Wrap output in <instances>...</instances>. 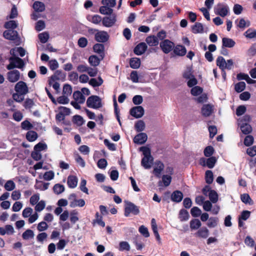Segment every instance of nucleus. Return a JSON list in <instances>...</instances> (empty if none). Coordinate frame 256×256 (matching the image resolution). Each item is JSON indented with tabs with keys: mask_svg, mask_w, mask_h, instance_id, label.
Instances as JSON below:
<instances>
[{
	"mask_svg": "<svg viewBox=\"0 0 256 256\" xmlns=\"http://www.w3.org/2000/svg\"><path fill=\"white\" fill-rule=\"evenodd\" d=\"M212 202L209 200H205L202 204L203 209L206 212L212 211V214H217L220 210V206L214 205L212 207Z\"/></svg>",
	"mask_w": 256,
	"mask_h": 256,
	"instance_id": "6e6552de",
	"label": "nucleus"
},
{
	"mask_svg": "<svg viewBox=\"0 0 256 256\" xmlns=\"http://www.w3.org/2000/svg\"><path fill=\"white\" fill-rule=\"evenodd\" d=\"M246 88V83L244 82H239L235 84L234 90L237 92H242Z\"/></svg>",
	"mask_w": 256,
	"mask_h": 256,
	"instance_id": "864d4df0",
	"label": "nucleus"
},
{
	"mask_svg": "<svg viewBox=\"0 0 256 256\" xmlns=\"http://www.w3.org/2000/svg\"><path fill=\"white\" fill-rule=\"evenodd\" d=\"M190 226L192 230H198L200 228L202 223L198 219H193L190 220Z\"/></svg>",
	"mask_w": 256,
	"mask_h": 256,
	"instance_id": "c9c22d12",
	"label": "nucleus"
},
{
	"mask_svg": "<svg viewBox=\"0 0 256 256\" xmlns=\"http://www.w3.org/2000/svg\"><path fill=\"white\" fill-rule=\"evenodd\" d=\"M146 42L150 46H156L159 44L158 38L154 36H148L146 39Z\"/></svg>",
	"mask_w": 256,
	"mask_h": 256,
	"instance_id": "a878e982",
	"label": "nucleus"
},
{
	"mask_svg": "<svg viewBox=\"0 0 256 256\" xmlns=\"http://www.w3.org/2000/svg\"><path fill=\"white\" fill-rule=\"evenodd\" d=\"M49 185V182H44L42 181L36 180L34 188L40 190H45L48 188Z\"/></svg>",
	"mask_w": 256,
	"mask_h": 256,
	"instance_id": "5701e85b",
	"label": "nucleus"
},
{
	"mask_svg": "<svg viewBox=\"0 0 256 256\" xmlns=\"http://www.w3.org/2000/svg\"><path fill=\"white\" fill-rule=\"evenodd\" d=\"M244 36L248 38H254L256 37V30L254 28H248L244 33Z\"/></svg>",
	"mask_w": 256,
	"mask_h": 256,
	"instance_id": "37998d69",
	"label": "nucleus"
},
{
	"mask_svg": "<svg viewBox=\"0 0 256 256\" xmlns=\"http://www.w3.org/2000/svg\"><path fill=\"white\" fill-rule=\"evenodd\" d=\"M78 150L83 154L88 155L90 152V148L86 145H82L79 147Z\"/></svg>",
	"mask_w": 256,
	"mask_h": 256,
	"instance_id": "774afa93",
	"label": "nucleus"
},
{
	"mask_svg": "<svg viewBox=\"0 0 256 256\" xmlns=\"http://www.w3.org/2000/svg\"><path fill=\"white\" fill-rule=\"evenodd\" d=\"M116 16L115 15H110L109 16H105L102 18V25L107 28L112 26L116 22Z\"/></svg>",
	"mask_w": 256,
	"mask_h": 256,
	"instance_id": "9b49d317",
	"label": "nucleus"
},
{
	"mask_svg": "<svg viewBox=\"0 0 256 256\" xmlns=\"http://www.w3.org/2000/svg\"><path fill=\"white\" fill-rule=\"evenodd\" d=\"M147 139L148 136L144 132H141L134 136V142L136 144H142L147 140Z\"/></svg>",
	"mask_w": 256,
	"mask_h": 256,
	"instance_id": "a211bd4d",
	"label": "nucleus"
},
{
	"mask_svg": "<svg viewBox=\"0 0 256 256\" xmlns=\"http://www.w3.org/2000/svg\"><path fill=\"white\" fill-rule=\"evenodd\" d=\"M124 216H128L130 214L137 215L140 213L139 208L134 203L125 201Z\"/></svg>",
	"mask_w": 256,
	"mask_h": 256,
	"instance_id": "20e7f679",
	"label": "nucleus"
},
{
	"mask_svg": "<svg viewBox=\"0 0 256 256\" xmlns=\"http://www.w3.org/2000/svg\"><path fill=\"white\" fill-rule=\"evenodd\" d=\"M194 236L199 239H206L210 234V231L206 226L199 228L194 234Z\"/></svg>",
	"mask_w": 256,
	"mask_h": 256,
	"instance_id": "9d476101",
	"label": "nucleus"
},
{
	"mask_svg": "<svg viewBox=\"0 0 256 256\" xmlns=\"http://www.w3.org/2000/svg\"><path fill=\"white\" fill-rule=\"evenodd\" d=\"M147 45L144 42L138 44L134 48V52L138 56L142 54L147 49Z\"/></svg>",
	"mask_w": 256,
	"mask_h": 256,
	"instance_id": "f3484780",
	"label": "nucleus"
},
{
	"mask_svg": "<svg viewBox=\"0 0 256 256\" xmlns=\"http://www.w3.org/2000/svg\"><path fill=\"white\" fill-rule=\"evenodd\" d=\"M164 168V164L160 161H156L155 162L154 169V174L158 177H160L162 172Z\"/></svg>",
	"mask_w": 256,
	"mask_h": 256,
	"instance_id": "6ab92c4d",
	"label": "nucleus"
},
{
	"mask_svg": "<svg viewBox=\"0 0 256 256\" xmlns=\"http://www.w3.org/2000/svg\"><path fill=\"white\" fill-rule=\"evenodd\" d=\"M78 179L75 176H69L68 178L67 184L69 188H75L78 184Z\"/></svg>",
	"mask_w": 256,
	"mask_h": 256,
	"instance_id": "4be33fe9",
	"label": "nucleus"
},
{
	"mask_svg": "<svg viewBox=\"0 0 256 256\" xmlns=\"http://www.w3.org/2000/svg\"><path fill=\"white\" fill-rule=\"evenodd\" d=\"M216 162V158L211 156L207 159H202L200 163L204 166H206L209 168H212L214 167Z\"/></svg>",
	"mask_w": 256,
	"mask_h": 256,
	"instance_id": "2eb2a0df",
	"label": "nucleus"
},
{
	"mask_svg": "<svg viewBox=\"0 0 256 256\" xmlns=\"http://www.w3.org/2000/svg\"><path fill=\"white\" fill-rule=\"evenodd\" d=\"M160 46L164 54H168L174 48V44L168 40H164L160 43Z\"/></svg>",
	"mask_w": 256,
	"mask_h": 256,
	"instance_id": "423d86ee",
	"label": "nucleus"
},
{
	"mask_svg": "<svg viewBox=\"0 0 256 256\" xmlns=\"http://www.w3.org/2000/svg\"><path fill=\"white\" fill-rule=\"evenodd\" d=\"M72 121L78 126H82L85 122L83 118L79 115H75L73 116Z\"/></svg>",
	"mask_w": 256,
	"mask_h": 256,
	"instance_id": "79ce46f5",
	"label": "nucleus"
},
{
	"mask_svg": "<svg viewBox=\"0 0 256 256\" xmlns=\"http://www.w3.org/2000/svg\"><path fill=\"white\" fill-rule=\"evenodd\" d=\"M104 46L101 44H96L94 45L93 48L94 52L100 54L101 60L104 58Z\"/></svg>",
	"mask_w": 256,
	"mask_h": 256,
	"instance_id": "c756f323",
	"label": "nucleus"
},
{
	"mask_svg": "<svg viewBox=\"0 0 256 256\" xmlns=\"http://www.w3.org/2000/svg\"><path fill=\"white\" fill-rule=\"evenodd\" d=\"M174 52L178 56H184L186 53V48L182 45H176L174 46Z\"/></svg>",
	"mask_w": 256,
	"mask_h": 256,
	"instance_id": "aec40b11",
	"label": "nucleus"
},
{
	"mask_svg": "<svg viewBox=\"0 0 256 256\" xmlns=\"http://www.w3.org/2000/svg\"><path fill=\"white\" fill-rule=\"evenodd\" d=\"M48 228V226L46 222L42 221L38 224L37 229L39 232H44Z\"/></svg>",
	"mask_w": 256,
	"mask_h": 256,
	"instance_id": "e2e57ef3",
	"label": "nucleus"
},
{
	"mask_svg": "<svg viewBox=\"0 0 256 256\" xmlns=\"http://www.w3.org/2000/svg\"><path fill=\"white\" fill-rule=\"evenodd\" d=\"M38 38L40 42L44 44L48 41L49 38V34L46 32H42L38 34Z\"/></svg>",
	"mask_w": 256,
	"mask_h": 256,
	"instance_id": "69168bd1",
	"label": "nucleus"
},
{
	"mask_svg": "<svg viewBox=\"0 0 256 256\" xmlns=\"http://www.w3.org/2000/svg\"><path fill=\"white\" fill-rule=\"evenodd\" d=\"M240 198L244 204H253L252 200L250 198V196L247 194H242Z\"/></svg>",
	"mask_w": 256,
	"mask_h": 256,
	"instance_id": "5fc2aeb1",
	"label": "nucleus"
},
{
	"mask_svg": "<svg viewBox=\"0 0 256 256\" xmlns=\"http://www.w3.org/2000/svg\"><path fill=\"white\" fill-rule=\"evenodd\" d=\"M140 150L142 152L144 156L142 160L141 164L146 169H149L152 167L154 158L151 156L150 148L146 146H142Z\"/></svg>",
	"mask_w": 256,
	"mask_h": 256,
	"instance_id": "f257e3e1",
	"label": "nucleus"
},
{
	"mask_svg": "<svg viewBox=\"0 0 256 256\" xmlns=\"http://www.w3.org/2000/svg\"><path fill=\"white\" fill-rule=\"evenodd\" d=\"M86 18L89 22L95 24H100L102 20V17L98 14L88 15L86 16Z\"/></svg>",
	"mask_w": 256,
	"mask_h": 256,
	"instance_id": "bb28decb",
	"label": "nucleus"
},
{
	"mask_svg": "<svg viewBox=\"0 0 256 256\" xmlns=\"http://www.w3.org/2000/svg\"><path fill=\"white\" fill-rule=\"evenodd\" d=\"M18 26V24L15 20H10L5 23L4 27L9 30L16 28Z\"/></svg>",
	"mask_w": 256,
	"mask_h": 256,
	"instance_id": "4d7b16f0",
	"label": "nucleus"
},
{
	"mask_svg": "<svg viewBox=\"0 0 256 256\" xmlns=\"http://www.w3.org/2000/svg\"><path fill=\"white\" fill-rule=\"evenodd\" d=\"M62 77V74L59 71L56 72L54 75L52 76L48 80L49 85H52L56 80H60Z\"/></svg>",
	"mask_w": 256,
	"mask_h": 256,
	"instance_id": "a19ab883",
	"label": "nucleus"
},
{
	"mask_svg": "<svg viewBox=\"0 0 256 256\" xmlns=\"http://www.w3.org/2000/svg\"><path fill=\"white\" fill-rule=\"evenodd\" d=\"M100 60L96 56H91L88 58V62L91 66H98L100 62Z\"/></svg>",
	"mask_w": 256,
	"mask_h": 256,
	"instance_id": "49530a36",
	"label": "nucleus"
},
{
	"mask_svg": "<svg viewBox=\"0 0 256 256\" xmlns=\"http://www.w3.org/2000/svg\"><path fill=\"white\" fill-rule=\"evenodd\" d=\"M103 83V80L101 77H98V79L92 78L89 81V84L94 87L99 86Z\"/></svg>",
	"mask_w": 256,
	"mask_h": 256,
	"instance_id": "58836bf2",
	"label": "nucleus"
},
{
	"mask_svg": "<svg viewBox=\"0 0 256 256\" xmlns=\"http://www.w3.org/2000/svg\"><path fill=\"white\" fill-rule=\"evenodd\" d=\"M33 8L36 12H42L45 10V5L41 2L36 1L34 2Z\"/></svg>",
	"mask_w": 256,
	"mask_h": 256,
	"instance_id": "473e14b6",
	"label": "nucleus"
},
{
	"mask_svg": "<svg viewBox=\"0 0 256 256\" xmlns=\"http://www.w3.org/2000/svg\"><path fill=\"white\" fill-rule=\"evenodd\" d=\"M214 112V106L210 104H204L201 108L202 114L205 117L210 116Z\"/></svg>",
	"mask_w": 256,
	"mask_h": 256,
	"instance_id": "4468645a",
	"label": "nucleus"
},
{
	"mask_svg": "<svg viewBox=\"0 0 256 256\" xmlns=\"http://www.w3.org/2000/svg\"><path fill=\"white\" fill-rule=\"evenodd\" d=\"M236 22H238L237 26L244 30L246 27H248L250 25V22L249 20H246L244 18H242L238 21L236 20Z\"/></svg>",
	"mask_w": 256,
	"mask_h": 256,
	"instance_id": "72a5a7b5",
	"label": "nucleus"
},
{
	"mask_svg": "<svg viewBox=\"0 0 256 256\" xmlns=\"http://www.w3.org/2000/svg\"><path fill=\"white\" fill-rule=\"evenodd\" d=\"M183 194L179 190H176L171 195L172 200L176 202H181Z\"/></svg>",
	"mask_w": 256,
	"mask_h": 256,
	"instance_id": "b1692460",
	"label": "nucleus"
},
{
	"mask_svg": "<svg viewBox=\"0 0 256 256\" xmlns=\"http://www.w3.org/2000/svg\"><path fill=\"white\" fill-rule=\"evenodd\" d=\"M100 12L104 15H111L113 12V10L112 7L108 6L102 5L99 8Z\"/></svg>",
	"mask_w": 256,
	"mask_h": 256,
	"instance_id": "cd10ccee",
	"label": "nucleus"
},
{
	"mask_svg": "<svg viewBox=\"0 0 256 256\" xmlns=\"http://www.w3.org/2000/svg\"><path fill=\"white\" fill-rule=\"evenodd\" d=\"M202 92V88L198 86H195L191 90L192 95L196 96L200 94Z\"/></svg>",
	"mask_w": 256,
	"mask_h": 256,
	"instance_id": "338daca9",
	"label": "nucleus"
},
{
	"mask_svg": "<svg viewBox=\"0 0 256 256\" xmlns=\"http://www.w3.org/2000/svg\"><path fill=\"white\" fill-rule=\"evenodd\" d=\"M208 196L210 201L212 203L215 204L218 201V196L217 192L215 190H212V191H210Z\"/></svg>",
	"mask_w": 256,
	"mask_h": 256,
	"instance_id": "8fccbe9b",
	"label": "nucleus"
},
{
	"mask_svg": "<svg viewBox=\"0 0 256 256\" xmlns=\"http://www.w3.org/2000/svg\"><path fill=\"white\" fill-rule=\"evenodd\" d=\"M8 60L10 64L6 66V68L8 70H12L16 68H22L24 66L23 60L18 56L10 57Z\"/></svg>",
	"mask_w": 256,
	"mask_h": 256,
	"instance_id": "f03ea898",
	"label": "nucleus"
},
{
	"mask_svg": "<svg viewBox=\"0 0 256 256\" xmlns=\"http://www.w3.org/2000/svg\"><path fill=\"white\" fill-rule=\"evenodd\" d=\"M74 160L77 164L81 167L84 168L86 166V162L82 157L78 154H74Z\"/></svg>",
	"mask_w": 256,
	"mask_h": 256,
	"instance_id": "3c124183",
	"label": "nucleus"
},
{
	"mask_svg": "<svg viewBox=\"0 0 256 256\" xmlns=\"http://www.w3.org/2000/svg\"><path fill=\"white\" fill-rule=\"evenodd\" d=\"M46 206V202L44 200H40L38 202L35 206L34 210L36 212H40L42 211Z\"/></svg>",
	"mask_w": 256,
	"mask_h": 256,
	"instance_id": "13d9d810",
	"label": "nucleus"
},
{
	"mask_svg": "<svg viewBox=\"0 0 256 256\" xmlns=\"http://www.w3.org/2000/svg\"><path fill=\"white\" fill-rule=\"evenodd\" d=\"M73 98L76 101L80 104H83L86 100L84 96L80 91L74 92L73 94Z\"/></svg>",
	"mask_w": 256,
	"mask_h": 256,
	"instance_id": "c85d7f7f",
	"label": "nucleus"
},
{
	"mask_svg": "<svg viewBox=\"0 0 256 256\" xmlns=\"http://www.w3.org/2000/svg\"><path fill=\"white\" fill-rule=\"evenodd\" d=\"M228 10L229 8L227 5L220 3L214 8V12L216 14L224 17L228 14Z\"/></svg>",
	"mask_w": 256,
	"mask_h": 256,
	"instance_id": "0eeeda50",
	"label": "nucleus"
},
{
	"mask_svg": "<svg viewBox=\"0 0 256 256\" xmlns=\"http://www.w3.org/2000/svg\"><path fill=\"white\" fill-rule=\"evenodd\" d=\"M64 186L59 184H56L53 187L54 192L56 194H62L64 192Z\"/></svg>",
	"mask_w": 256,
	"mask_h": 256,
	"instance_id": "de8ad7c7",
	"label": "nucleus"
},
{
	"mask_svg": "<svg viewBox=\"0 0 256 256\" xmlns=\"http://www.w3.org/2000/svg\"><path fill=\"white\" fill-rule=\"evenodd\" d=\"M216 63L217 66H218L222 71H224V70H226V61L222 56H218L216 60Z\"/></svg>",
	"mask_w": 256,
	"mask_h": 256,
	"instance_id": "2f4dec72",
	"label": "nucleus"
},
{
	"mask_svg": "<svg viewBox=\"0 0 256 256\" xmlns=\"http://www.w3.org/2000/svg\"><path fill=\"white\" fill-rule=\"evenodd\" d=\"M218 223V218L216 217H210L206 224L210 228L216 227Z\"/></svg>",
	"mask_w": 256,
	"mask_h": 256,
	"instance_id": "4c0bfd02",
	"label": "nucleus"
},
{
	"mask_svg": "<svg viewBox=\"0 0 256 256\" xmlns=\"http://www.w3.org/2000/svg\"><path fill=\"white\" fill-rule=\"evenodd\" d=\"M4 188L7 191H12L16 188V184L12 180H8L5 183Z\"/></svg>",
	"mask_w": 256,
	"mask_h": 256,
	"instance_id": "ea45409f",
	"label": "nucleus"
},
{
	"mask_svg": "<svg viewBox=\"0 0 256 256\" xmlns=\"http://www.w3.org/2000/svg\"><path fill=\"white\" fill-rule=\"evenodd\" d=\"M134 127L137 132H140L144 130L145 124L142 120H140L136 123Z\"/></svg>",
	"mask_w": 256,
	"mask_h": 256,
	"instance_id": "603ef678",
	"label": "nucleus"
},
{
	"mask_svg": "<svg viewBox=\"0 0 256 256\" xmlns=\"http://www.w3.org/2000/svg\"><path fill=\"white\" fill-rule=\"evenodd\" d=\"M144 110L142 106H136L130 110V114L132 116L138 118H142L144 114Z\"/></svg>",
	"mask_w": 256,
	"mask_h": 256,
	"instance_id": "f8f14e48",
	"label": "nucleus"
},
{
	"mask_svg": "<svg viewBox=\"0 0 256 256\" xmlns=\"http://www.w3.org/2000/svg\"><path fill=\"white\" fill-rule=\"evenodd\" d=\"M54 173L52 170L46 172L43 175L42 178L46 180H50L54 178Z\"/></svg>",
	"mask_w": 256,
	"mask_h": 256,
	"instance_id": "bf43d9fd",
	"label": "nucleus"
},
{
	"mask_svg": "<svg viewBox=\"0 0 256 256\" xmlns=\"http://www.w3.org/2000/svg\"><path fill=\"white\" fill-rule=\"evenodd\" d=\"M3 35L6 38L13 41L16 45L20 44V38L16 30H8L4 32Z\"/></svg>",
	"mask_w": 256,
	"mask_h": 256,
	"instance_id": "39448f33",
	"label": "nucleus"
},
{
	"mask_svg": "<svg viewBox=\"0 0 256 256\" xmlns=\"http://www.w3.org/2000/svg\"><path fill=\"white\" fill-rule=\"evenodd\" d=\"M178 218L182 222L187 220L189 218L188 212L185 210H181L179 212Z\"/></svg>",
	"mask_w": 256,
	"mask_h": 256,
	"instance_id": "a18cd8bd",
	"label": "nucleus"
},
{
	"mask_svg": "<svg viewBox=\"0 0 256 256\" xmlns=\"http://www.w3.org/2000/svg\"><path fill=\"white\" fill-rule=\"evenodd\" d=\"M85 204V201L83 199H76L74 201H71L70 203V206L71 208H75L76 206L82 207Z\"/></svg>",
	"mask_w": 256,
	"mask_h": 256,
	"instance_id": "f704fd0d",
	"label": "nucleus"
},
{
	"mask_svg": "<svg viewBox=\"0 0 256 256\" xmlns=\"http://www.w3.org/2000/svg\"><path fill=\"white\" fill-rule=\"evenodd\" d=\"M38 134L36 132L30 130L26 134V138L29 142H34L36 140Z\"/></svg>",
	"mask_w": 256,
	"mask_h": 256,
	"instance_id": "c03bdc74",
	"label": "nucleus"
},
{
	"mask_svg": "<svg viewBox=\"0 0 256 256\" xmlns=\"http://www.w3.org/2000/svg\"><path fill=\"white\" fill-rule=\"evenodd\" d=\"M16 92L21 94H26L28 92V88L26 82L22 81L18 82L15 86Z\"/></svg>",
	"mask_w": 256,
	"mask_h": 256,
	"instance_id": "1a4fd4ad",
	"label": "nucleus"
},
{
	"mask_svg": "<svg viewBox=\"0 0 256 256\" xmlns=\"http://www.w3.org/2000/svg\"><path fill=\"white\" fill-rule=\"evenodd\" d=\"M130 245L127 242L122 241L119 244L118 250L120 251H128L130 250Z\"/></svg>",
	"mask_w": 256,
	"mask_h": 256,
	"instance_id": "09e8293b",
	"label": "nucleus"
},
{
	"mask_svg": "<svg viewBox=\"0 0 256 256\" xmlns=\"http://www.w3.org/2000/svg\"><path fill=\"white\" fill-rule=\"evenodd\" d=\"M86 105L88 108L94 109H98L102 106L101 98L96 96H90L87 99Z\"/></svg>",
	"mask_w": 256,
	"mask_h": 256,
	"instance_id": "7ed1b4c3",
	"label": "nucleus"
},
{
	"mask_svg": "<svg viewBox=\"0 0 256 256\" xmlns=\"http://www.w3.org/2000/svg\"><path fill=\"white\" fill-rule=\"evenodd\" d=\"M109 38V36L107 32L104 31H100L95 34L96 40L100 42H106Z\"/></svg>",
	"mask_w": 256,
	"mask_h": 256,
	"instance_id": "dca6fc26",
	"label": "nucleus"
},
{
	"mask_svg": "<svg viewBox=\"0 0 256 256\" xmlns=\"http://www.w3.org/2000/svg\"><path fill=\"white\" fill-rule=\"evenodd\" d=\"M130 66L132 68H138L140 65V60L138 58H133L130 61Z\"/></svg>",
	"mask_w": 256,
	"mask_h": 256,
	"instance_id": "e433bc0d",
	"label": "nucleus"
},
{
	"mask_svg": "<svg viewBox=\"0 0 256 256\" xmlns=\"http://www.w3.org/2000/svg\"><path fill=\"white\" fill-rule=\"evenodd\" d=\"M47 148V145L45 143L39 142L36 144L34 147V150L40 152L42 150H46Z\"/></svg>",
	"mask_w": 256,
	"mask_h": 256,
	"instance_id": "052dcab7",
	"label": "nucleus"
},
{
	"mask_svg": "<svg viewBox=\"0 0 256 256\" xmlns=\"http://www.w3.org/2000/svg\"><path fill=\"white\" fill-rule=\"evenodd\" d=\"M206 181L208 184H210L213 182V174L211 170H208L206 172Z\"/></svg>",
	"mask_w": 256,
	"mask_h": 256,
	"instance_id": "680f3d73",
	"label": "nucleus"
},
{
	"mask_svg": "<svg viewBox=\"0 0 256 256\" xmlns=\"http://www.w3.org/2000/svg\"><path fill=\"white\" fill-rule=\"evenodd\" d=\"M240 128L242 132L244 134H248L250 133L252 131V128L248 123L244 122L238 123Z\"/></svg>",
	"mask_w": 256,
	"mask_h": 256,
	"instance_id": "412c9836",
	"label": "nucleus"
},
{
	"mask_svg": "<svg viewBox=\"0 0 256 256\" xmlns=\"http://www.w3.org/2000/svg\"><path fill=\"white\" fill-rule=\"evenodd\" d=\"M235 44V42L232 38H224L222 39V47L232 48H233Z\"/></svg>",
	"mask_w": 256,
	"mask_h": 256,
	"instance_id": "393cba45",
	"label": "nucleus"
},
{
	"mask_svg": "<svg viewBox=\"0 0 256 256\" xmlns=\"http://www.w3.org/2000/svg\"><path fill=\"white\" fill-rule=\"evenodd\" d=\"M20 78V72L18 70H11L7 74V78L11 82H17Z\"/></svg>",
	"mask_w": 256,
	"mask_h": 256,
	"instance_id": "ddd939ff",
	"label": "nucleus"
},
{
	"mask_svg": "<svg viewBox=\"0 0 256 256\" xmlns=\"http://www.w3.org/2000/svg\"><path fill=\"white\" fill-rule=\"evenodd\" d=\"M139 232L145 238H148L150 236V234L147 228L144 226H141L138 229Z\"/></svg>",
	"mask_w": 256,
	"mask_h": 256,
	"instance_id": "0e129e2a",
	"label": "nucleus"
},
{
	"mask_svg": "<svg viewBox=\"0 0 256 256\" xmlns=\"http://www.w3.org/2000/svg\"><path fill=\"white\" fill-rule=\"evenodd\" d=\"M34 232L31 230H26L22 234V237L24 240H28L34 237Z\"/></svg>",
	"mask_w": 256,
	"mask_h": 256,
	"instance_id": "6e6d98bb",
	"label": "nucleus"
},
{
	"mask_svg": "<svg viewBox=\"0 0 256 256\" xmlns=\"http://www.w3.org/2000/svg\"><path fill=\"white\" fill-rule=\"evenodd\" d=\"M192 32L194 34L204 32V28L203 24L200 22H196L192 28Z\"/></svg>",
	"mask_w": 256,
	"mask_h": 256,
	"instance_id": "7c9ffc66",
	"label": "nucleus"
}]
</instances>
